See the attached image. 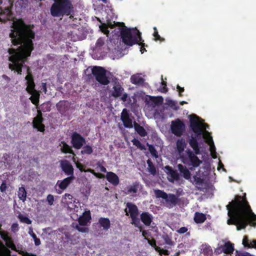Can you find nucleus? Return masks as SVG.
<instances>
[{
  "instance_id": "nucleus-1",
  "label": "nucleus",
  "mask_w": 256,
  "mask_h": 256,
  "mask_svg": "<svg viewBox=\"0 0 256 256\" xmlns=\"http://www.w3.org/2000/svg\"><path fill=\"white\" fill-rule=\"evenodd\" d=\"M33 28V25L26 24L22 19L14 24L13 30H11L10 36L14 46H20L16 49L10 48L8 50L10 54L8 60L10 62L8 66L10 69L16 72L19 74H22V67L26 68L28 74L25 78L27 85L26 90L32 95L30 98L32 102L38 106L40 94L35 89L36 85L30 68L24 66L34 49L32 40L35 38V32L32 30Z\"/></svg>"
},
{
  "instance_id": "nucleus-2",
  "label": "nucleus",
  "mask_w": 256,
  "mask_h": 256,
  "mask_svg": "<svg viewBox=\"0 0 256 256\" xmlns=\"http://www.w3.org/2000/svg\"><path fill=\"white\" fill-rule=\"evenodd\" d=\"M228 225L236 226L237 230L244 229L248 225L256 226V215L252 212L245 196H236L234 199L226 206Z\"/></svg>"
},
{
  "instance_id": "nucleus-3",
  "label": "nucleus",
  "mask_w": 256,
  "mask_h": 256,
  "mask_svg": "<svg viewBox=\"0 0 256 256\" xmlns=\"http://www.w3.org/2000/svg\"><path fill=\"white\" fill-rule=\"evenodd\" d=\"M74 6L70 0H56L50 8V14L54 17L68 16L74 12Z\"/></svg>"
},
{
  "instance_id": "nucleus-4",
  "label": "nucleus",
  "mask_w": 256,
  "mask_h": 256,
  "mask_svg": "<svg viewBox=\"0 0 256 256\" xmlns=\"http://www.w3.org/2000/svg\"><path fill=\"white\" fill-rule=\"evenodd\" d=\"M120 29V38L127 46H132L142 40L141 33L136 29H130L126 26Z\"/></svg>"
},
{
  "instance_id": "nucleus-5",
  "label": "nucleus",
  "mask_w": 256,
  "mask_h": 256,
  "mask_svg": "<svg viewBox=\"0 0 256 256\" xmlns=\"http://www.w3.org/2000/svg\"><path fill=\"white\" fill-rule=\"evenodd\" d=\"M190 122V128L197 136L203 135L204 132L208 133L206 131V128H209V126L206 123H202L198 120L200 118L195 115L191 114L189 116Z\"/></svg>"
},
{
  "instance_id": "nucleus-6",
  "label": "nucleus",
  "mask_w": 256,
  "mask_h": 256,
  "mask_svg": "<svg viewBox=\"0 0 256 256\" xmlns=\"http://www.w3.org/2000/svg\"><path fill=\"white\" fill-rule=\"evenodd\" d=\"M190 149L188 148L186 150L185 154L181 156L182 162L184 164L188 166H192L194 168L198 167L202 162Z\"/></svg>"
},
{
  "instance_id": "nucleus-7",
  "label": "nucleus",
  "mask_w": 256,
  "mask_h": 256,
  "mask_svg": "<svg viewBox=\"0 0 256 256\" xmlns=\"http://www.w3.org/2000/svg\"><path fill=\"white\" fill-rule=\"evenodd\" d=\"M92 74L96 80L102 85H108L110 80L106 75V70L102 67L95 66L92 70Z\"/></svg>"
},
{
  "instance_id": "nucleus-8",
  "label": "nucleus",
  "mask_w": 256,
  "mask_h": 256,
  "mask_svg": "<svg viewBox=\"0 0 256 256\" xmlns=\"http://www.w3.org/2000/svg\"><path fill=\"white\" fill-rule=\"evenodd\" d=\"M126 208L124 209L126 215L130 216L132 219V224L136 226L137 224L140 222L138 218V210L137 206L132 202H128L126 204Z\"/></svg>"
},
{
  "instance_id": "nucleus-9",
  "label": "nucleus",
  "mask_w": 256,
  "mask_h": 256,
  "mask_svg": "<svg viewBox=\"0 0 256 256\" xmlns=\"http://www.w3.org/2000/svg\"><path fill=\"white\" fill-rule=\"evenodd\" d=\"M172 132L177 136H182L186 130V126L180 118L172 120L170 125Z\"/></svg>"
},
{
  "instance_id": "nucleus-10",
  "label": "nucleus",
  "mask_w": 256,
  "mask_h": 256,
  "mask_svg": "<svg viewBox=\"0 0 256 256\" xmlns=\"http://www.w3.org/2000/svg\"><path fill=\"white\" fill-rule=\"evenodd\" d=\"M71 143L74 148L79 150L86 144V140L80 134L74 132L71 136Z\"/></svg>"
},
{
  "instance_id": "nucleus-11",
  "label": "nucleus",
  "mask_w": 256,
  "mask_h": 256,
  "mask_svg": "<svg viewBox=\"0 0 256 256\" xmlns=\"http://www.w3.org/2000/svg\"><path fill=\"white\" fill-rule=\"evenodd\" d=\"M44 121V118L41 110H38V114L34 118L32 122L33 128L40 132H44L45 130V126L42 124Z\"/></svg>"
},
{
  "instance_id": "nucleus-12",
  "label": "nucleus",
  "mask_w": 256,
  "mask_h": 256,
  "mask_svg": "<svg viewBox=\"0 0 256 256\" xmlns=\"http://www.w3.org/2000/svg\"><path fill=\"white\" fill-rule=\"evenodd\" d=\"M2 4V0H0V4ZM12 12L8 7L2 10L0 8V22H6L12 19Z\"/></svg>"
},
{
  "instance_id": "nucleus-13",
  "label": "nucleus",
  "mask_w": 256,
  "mask_h": 256,
  "mask_svg": "<svg viewBox=\"0 0 256 256\" xmlns=\"http://www.w3.org/2000/svg\"><path fill=\"white\" fill-rule=\"evenodd\" d=\"M60 164L62 170L66 175L74 177L73 166L68 160H61Z\"/></svg>"
},
{
  "instance_id": "nucleus-14",
  "label": "nucleus",
  "mask_w": 256,
  "mask_h": 256,
  "mask_svg": "<svg viewBox=\"0 0 256 256\" xmlns=\"http://www.w3.org/2000/svg\"><path fill=\"white\" fill-rule=\"evenodd\" d=\"M121 120L122 121L124 127L129 128H132V120L130 118L129 114L126 108L123 109L122 111Z\"/></svg>"
},
{
  "instance_id": "nucleus-15",
  "label": "nucleus",
  "mask_w": 256,
  "mask_h": 256,
  "mask_svg": "<svg viewBox=\"0 0 256 256\" xmlns=\"http://www.w3.org/2000/svg\"><path fill=\"white\" fill-rule=\"evenodd\" d=\"M198 137L196 135L195 136H192L188 140L189 144L193 149L196 154H200V146L197 140Z\"/></svg>"
},
{
  "instance_id": "nucleus-16",
  "label": "nucleus",
  "mask_w": 256,
  "mask_h": 256,
  "mask_svg": "<svg viewBox=\"0 0 256 256\" xmlns=\"http://www.w3.org/2000/svg\"><path fill=\"white\" fill-rule=\"evenodd\" d=\"M124 91V88L122 86L120 82H115L112 88L111 96L114 98H118L121 96Z\"/></svg>"
},
{
  "instance_id": "nucleus-17",
  "label": "nucleus",
  "mask_w": 256,
  "mask_h": 256,
  "mask_svg": "<svg viewBox=\"0 0 256 256\" xmlns=\"http://www.w3.org/2000/svg\"><path fill=\"white\" fill-rule=\"evenodd\" d=\"M74 177L69 176L62 180H58L57 182L56 185L58 186L60 189L64 190L74 180Z\"/></svg>"
},
{
  "instance_id": "nucleus-18",
  "label": "nucleus",
  "mask_w": 256,
  "mask_h": 256,
  "mask_svg": "<svg viewBox=\"0 0 256 256\" xmlns=\"http://www.w3.org/2000/svg\"><path fill=\"white\" fill-rule=\"evenodd\" d=\"M92 219L91 214L90 210L85 211L82 216L78 219L80 225L86 226L88 222Z\"/></svg>"
},
{
  "instance_id": "nucleus-19",
  "label": "nucleus",
  "mask_w": 256,
  "mask_h": 256,
  "mask_svg": "<svg viewBox=\"0 0 256 256\" xmlns=\"http://www.w3.org/2000/svg\"><path fill=\"white\" fill-rule=\"evenodd\" d=\"M106 178L109 182L114 186L118 185L120 183L118 176L112 172H107Z\"/></svg>"
},
{
  "instance_id": "nucleus-20",
  "label": "nucleus",
  "mask_w": 256,
  "mask_h": 256,
  "mask_svg": "<svg viewBox=\"0 0 256 256\" xmlns=\"http://www.w3.org/2000/svg\"><path fill=\"white\" fill-rule=\"evenodd\" d=\"M166 201L168 204L167 207L171 208L178 204L180 199L175 194H170L168 196V198L166 199Z\"/></svg>"
},
{
  "instance_id": "nucleus-21",
  "label": "nucleus",
  "mask_w": 256,
  "mask_h": 256,
  "mask_svg": "<svg viewBox=\"0 0 256 256\" xmlns=\"http://www.w3.org/2000/svg\"><path fill=\"white\" fill-rule=\"evenodd\" d=\"M140 216L142 222L146 226H149L152 222L153 216L148 212H142Z\"/></svg>"
},
{
  "instance_id": "nucleus-22",
  "label": "nucleus",
  "mask_w": 256,
  "mask_h": 256,
  "mask_svg": "<svg viewBox=\"0 0 256 256\" xmlns=\"http://www.w3.org/2000/svg\"><path fill=\"white\" fill-rule=\"evenodd\" d=\"M166 170L168 171V174L170 176L171 178L169 179L170 182H174V180H178L180 179V175L176 170L168 166H165Z\"/></svg>"
},
{
  "instance_id": "nucleus-23",
  "label": "nucleus",
  "mask_w": 256,
  "mask_h": 256,
  "mask_svg": "<svg viewBox=\"0 0 256 256\" xmlns=\"http://www.w3.org/2000/svg\"><path fill=\"white\" fill-rule=\"evenodd\" d=\"M178 168L180 172V174H182L183 177L187 180H190L191 174L190 170L186 168L185 166H183L182 164H178Z\"/></svg>"
},
{
  "instance_id": "nucleus-24",
  "label": "nucleus",
  "mask_w": 256,
  "mask_h": 256,
  "mask_svg": "<svg viewBox=\"0 0 256 256\" xmlns=\"http://www.w3.org/2000/svg\"><path fill=\"white\" fill-rule=\"evenodd\" d=\"M56 108L61 114H64L69 109L70 104L68 101L61 100L56 104Z\"/></svg>"
},
{
  "instance_id": "nucleus-25",
  "label": "nucleus",
  "mask_w": 256,
  "mask_h": 256,
  "mask_svg": "<svg viewBox=\"0 0 256 256\" xmlns=\"http://www.w3.org/2000/svg\"><path fill=\"white\" fill-rule=\"evenodd\" d=\"M187 145L185 140L183 138H178L176 142V146L178 152L179 154L182 153Z\"/></svg>"
},
{
  "instance_id": "nucleus-26",
  "label": "nucleus",
  "mask_w": 256,
  "mask_h": 256,
  "mask_svg": "<svg viewBox=\"0 0 256 256\" xmlns=\"http://www.w3.org/2000/svg\"><path fill=\"white\" fill-rule=\"evenodd\" d=\"M98 224L106 230H108L110 226V222L108 218H100Z\"/></svg>"
},
{
  "instance_id": "nucleus-27",
  "label": "nucleus",
  "mask_w": 256,
  "mask_h": 256,
  "mask_svg": "<svg viewBox=\"0 0 256 256\" xmlns=\"http://www.w3.org/2000/svg\"><path fill=\"white\" fill-rule=\"evenodd\" d=\"M134 128L136 132L142 137H144L148 135V132L144 128L136 123L134 122Z\"/></svg>"
},
{
  "instance_id": "nucleus-28",
  "label": "nucleus",
  "mask_w": 256,
  "mask_h": 256,
  "mask_svg": "<svg viewBox=\"0 0 256 256\" xmlns=\"http://www.w3.org/2000/svg\"><path fill=\"white\" fill-rule=\"evenodd\" d=\"M222 252L226 254H231L234 250V244H232L230 242H226L222 246Z\"/></svg>"
},
{
  "instance_id": "nucleus-29",
  "label": "nucleus",
  "mask_w": 256,
  "mask_h": 256,
  "mask_svg": "<svg viewBox=\"0 0 256 256\" xmlns=\"http://www.w3.org/2000/svg\"><path fill=\"white\" fill-rule=\"evenodd\" d=\"M206 219V216L200 212H196L194 214V221L196 224L203 223Z\"/></svg>"
},
{
  "instance_id": "nucleus-30",
  "label": "nucleus",
  "mask_w": 256,
  "mask_h": 256,
  "mask_svg": "<svg viewBox=\"0 0 256 256\" xmlns=\"http://www.w3.org/2000/svg\"><path fill=\"white\" fill-rule=\"evenodd\" d=\"M141 187L140 182H135L132 185L128 188V194H136L138 192V190Z\"/></svg>"
},
{
  "instance_id": "nucleus-31",
  "label": "nucleus",
  "mask_w": 256,
  "mask_h": 256,
  "mask_svg": "<svg viewBox=\"0 0 256 256\" xmlns=\"http://www.w3.org/2000/svg\"><path fill=\"white\" fill-rule=\"evenodd\" d=\"M150 100L154 106H159L163 102L164 98L162 96H149Z\"/></svg>"
},
{
  "instance_id": "nucleus-32",
  "label": "nucleus",
  "mask_w": 256,
  "mask_h": 256,
  "mask_svg": "<svg viewBox=\"0 0 256 256\" xmlns=\"http://www.w3.org/2000/svg\"><path fill=\"white\" fill-rule=\"evenodd\" d=\"M242 244L246 247L256 248V240H253L250 243H249L248 237L246 236H245L244 237L242 240Z\"/></svg>"
},
{
  "instance_id": "nucleus-33",
  "label": "nucleus",
  "mask_w": 256,
  "mask_h": 256,
  "mask_svg": "<svg viewBox=\"0 0 256 256\" xmlns=\"http://www.w3.org/2000/svg\"><path fill=\"white\" fill-rule=\"evenodd\" d=\"M131 82L134 84L142 85L144 81V78L139 76L133 75L130 78Z\"/></svg>"
},
{
  "instance_id": "nucleus-34",
  "label": "nucleus",
  "mask_w": 256,
  "mask_h": 256,
  "mask_svg": "<svg viewBox=\"0 0 256 256\" xmlns=\"http://www.w3.org/2000/svg\"><path fill=\"white\" fill-rule=\"evenodd\" d=\"M61 144H62V146L60 148L62 152L64 154H74V152L71 147L69 146L64 141L61 142Z\"/></svg>"
},
{
  "instance_id": "nucleus-35",
  "label": "nucleus",
  "mask_w": 256,
  "mask_h": 256,
  "mask_svg": "<svg viewBox=\"0 0 256 256\" xmlns=\"http://www.w3.org/2000/svg\"><path fill=\"white\" fill-rule=\"evenodd\" d=\"M148 171L152 175L154 176L156 173V170L152 162L150 159L147 160Z\"/></svg>"
},
{
  "instance_id": "nucleus-36",
  "label": "nucleus",
  "mask_w": 256,
  "mask_h": 256,
  "mask_svg": "<svg viewBox=\"0 0 256 256\" xmlns=\"http://www.w3.org/2000/svg\"><path fill=\"white\" fill-rule=\"evenodd\" d=\"M18 195V198L23 202L26 201V192L24 187L22 186L19 188Z\"/></svg>"
},
{
  "instance_id": "nucleus-37",
  "label": "nucleus",
  "mask_w": 256,
  "mask_h": 256,
  "mask_svg": "<svg viewBox=\"0 0 256 256\" xmlns=\"http://www.w3.org/2000/svg\"><path fill=\"white\" fill-rule=\"evenodd\" d=\"M93 152V149L90 146L86 145L82 146V150L80 151L82 154L90 155Z\"/></svg>"
},
{
  "instance_id": "nucleus-38",
  "label": "nucleus",
  "mask_w": 256,
  "mask_h": 256,
  "mask_svg": "<svg viewBox=\"0 0 256 256\" xmlns=\"http://www.w3.org/2000/svg\"><path fill=\"white\" fill-rule=\"evenodd\" d=\"M202 253L206 256H208L212 253L211 247L208 244H202Z\"/></svg>"
},
{
  "instance_id": "nucleus-39",
  "label": "nucleus",
  "mask_w": 256,
  "mask_h": 256,
  "mask_svg": "<svg viewBox=\"0 0 256 256\" xmlns=\"http://www.w3.org/2000/svg\"><path fill=\"white\" fill-rule=\"evenodd\" d=\"M154 192L157 198H162L165 200L168 198V194L162 190H155Z\"/></svg>"
},
{
  "instance_id": "nucleus-40",
  "label": "nucleus",
  "mask_w": 256,
  "mask_h": 256,
  "mask_svg": "<svg viewBox=\"0 0 256 256\" xmlns=\"http://www.w3.org/2000/svg\"><path fill=\"white\" fill-rule=\"evenodd\" d=\"M18 218L20 221L22 223L30 224L32 222V220H30L28 216H24L20 213L18 216Z\"/></svg>"
},
{
  "instance_id": "nucleus-41",
  "label": "nucleus",
  "mask_w": 256,
  "mask_h": 256,
  "mask_svg": "<svg viewBox=\"0 0 256 256\" xmlns=\"http://www.w3.org/2000/svg\"><path fill=\"white\" fill-rule=\"evenodd\" d=\"M162 238L164 240L165 244L170 246L174 245V242L172 240V238L167 234H162Z\"/></svg>"
},
{
  "instance_id": "nucleus-42",
  "label": "nucleus",
  "mask_w": 256,
  "mask_h": 256,
  "mask_svg": "<svg viewBox=\"0 0 256 256\" xmlns=\"http://www.w3.org/2000/svg\"><path fill=\"white\" fill-rule=\"evenodd\" d=\"M147 146H148V151L150 152L152 156L153 157H154L155 158H158V152L156 150L155 147L153 145L150 144H147Z\"/></svg>"
},
{
  "instance_id": "nucleus-43",
  "label": "nucleus",
  "mask_w": 256,
  "mask_h": 256,
  "mask_svg": "<svg viewBox=\"0 0 256 256\" xmlns=\"http://www.w3.org/2000/svg\"><path fill=\"white\" fill-rule=\"evenodd\" d=\"M28 0H18L16 2V6H19L22 10H25L28 7Z\"/></svg>"
},
{
  "instance_id": "nucleus-44",
  "label": "nucleus",
  "mask_w": 256,
  "mask_h": 256,
  "mask_svg": "<svg viewBox=\"0 0 256 256\" xmlns=\"http://www.w3.org/2000/svg\"><path fill=\"white\" fill-rule=\"evenodd\" d=\"M154 32L153 34V36L154 37V40L155 41L160 40V42H163L164 40V38H162L158 34V30L156 27L154 28Z\"/></svg>"
},
{
  "instance_id": "nucleus-45",
  "label": "nucleus",
  "mask_w": 256,
  "mask_h": 256,
  "mask_svg": "<svg viewBox=\"0 0 256 256\" xmlns=\"http://www.w3.org/2000/svg\"><path fill=\"white\" fill-rule=\"evenodd\" d=\"M85 172L92 173L95 176H96L97 178H103L105 177V176L104 174L98 173V172H96L94 170L91 169V168H88L86 170H85Z\"/></svg>"
},
{
  "instance_id": "nucleus-46",
  "label": "nucleus",
  "mask_w": 256,
  "mask_h": 256,
  "mask_svg": "<svg viewBox=\"0 0 256 256\" xmlns=\"http://www.w3.org/2000/svg\"><path fill=\"white\" fill-rule=\"evenodd\" d=\"M133 144L138 148H140L141 150H144L145 149L144 146L142 145L141 142H140V140L136 138H134L132 140Z\"/></svg>"
},
{
  "instance_id": "nucleus-47",
  "label": "nucleus",
  "mask_w": 256,
  "mask_h": 256,
  "mask_svg": "<svg viewBox=\"0 0 256 256\" xmlns=\"http://www.w3.org/2000/svg\"><path fill=\"white\" fill-rule=\"evenodd\" d=\"M6 246L10 248H11L12 250H16V246L14 244L12 238L10 237L9 239L4 241Z\"/></svg>"
},
{
  "instance_id": "nucleus-48",
  "label": "nucleus",
  "mask_w": 256,
  "mask_h": 256,
  "mask_svg": "<svg viewBox=\"0 0 256 256\" xmlns=\"http://www.w3.org/2000/svg\"><path fill=\"white\" fill-rule=\"evenodd\" d=\"M168 105L174 110H176L180 108L179 106L174 100H170L168 101Z\"/></svg>"
},
{
  "instance_id": "nucleus-49",
  "label": "nucleus",
  "mask_w": 256,
  "mask_h": 256,
  "mask_svg": "<svg viewBox=\"0 0 256 256\" xmlns=\"http://www.w3.org/2000/svg\"><path fill=\"white\" fill-rule=\"evenodd\" d=\"M0 236L4 241L9 239V238H10L8 236V233L5 231H0Z\"/></svg>"
},
{
  "instance_id": "nucleus-50",
  "label": "nucleus",
  "mask_w": 256,
  "mask_h": 256,
  "mask_svg": "<svg viewBox=\"0 0 256 256\" xmlns=\"http://www.w3.org/2000/svg\"><path fill=\"white\" fill-rule=\"evenodd\" d=\"M46 201L50 206H52L54 202V197L52 194H49L47 196Z\"/></svg>"
},
{
  "instance_id": "nucleus-51",
  "label": "nucleus",
  "mask_w": 256,
  "mask_h": 256,
  "mask_svg": "<svg viewBox=\"0 0 256 256\" xmlns=\"http://www.w3.org/2000/svg\"><path fill=\"white\" fill-rule=\"evenodd\" d=\"M162 82H161L163 87L161 88L160 92L164 93H166L168 92V88H166V82L163 80L162 76Z\"/></svg>"
},
{
  "instance_id": "nucleus-52",
  "label": "nucleus",
  "mask_w": 256,
  "mask_h": 256,
  "mask_svg": "<svg viewBox=\"0 0 256 256\" xmlns=\"http://www.w3.org/2000/svg\"><path fill=\"white\" fill-rule=\"evenodd\" d=\"M144 40H142L140 41H138V44L140 46V51L142 52V54H143L144 52L146 51V48H144L145 44L144 43Z\"/></svg>"
},
{
  "instance_id": "nucleus-53",
  "label": "nucleus",
  "mask_w": 256,
  "mask_h": 256,
  "mask_svg": "<svg viewBox=\"0 0 256 256\" xmlns=\"http://www.w3.org/2000/svg\"><path fill=\"white\" fill-rule=\"evenodd\" d=\"M76 228L78 232H88V228L80 226L78 225L76 226Z\"/></svg>"
},
{
  "instance_id": "nucleus-54",
  "label": "nucleus",
  "mask_w": 256,
  "mask_h": 256,
  "mask_svg": "<svg viewBox=\"0 0 256 256\" xmlns=\"http://www.w3.org/2000/svg\"><path fill=\"white\" fill-rule=\"evenodd\" d=\"M194 179L196 182V184H202L204 182V180L200 177H198L196 176H194Z\"/></svg>"
},
{
  "instance_id": "nucleus-55",
  "label": "nucleus",
  "mask_w": 256,
  "mask_h": 256,
  "mask_svg": "<svg viewBox=\"0 0 256 256\" xmlns=\"http://www.w3.org/2000/svg\"><path fill=\"white\" fill-rule=\"evenodd\" d=\"M104 44V42L102 38H99L96 44V46L97 48L102 46Z\"/></svg>"
},
{
  "instance_id": "nucleus-56",
  "label": "nucleus",
  "mask_w": 256,
  "mask_h": 256,
  "mask_svg": "<svg viewBox=\"0 0 256 256\" xmlns=\"http://www.w3.org/2000/svg\"><path fill=\"white\" fill-rule=\"evenodd\" d=\"M11 230L14 232H17L18 230V224L17 223H14L11 226Z\"/></svg>"
},
{
  "instance_id": "nucleus-57",
  "label": "nucleus",
  "mask_w": 256,
  "mask_h": 256,
  "mask_svg": "<svg viewBox=\"0 0 256 256\" xmlns=\"http://www.w3.org/2000/svg\"><path fill=\"white\" fill-rule=\"evenodd\" d=\"M8 186L6 184V182L4 181H3L1 184L0 186V190L1 192H5Z\"/></svg>"
},
{
  "instance_id": "nucleus-58",
  "label": "nucleus",
  "mask_w": 256,
  "mask_h": 256,
  "mask_svg": "<svg viewBox=\"0 0 256 256\" xmlns=\"http://www.w3.org/2000/svg\"><path fill=\"white\" fill-rule=\"evenodd\" d=\"M96 166L98 167L100 169V170L102 172H106L107 173V171H106V168L102 165L101 163L100 162H98L97 163H96Z\"/></svg>"
},
{
  "instance_id": "nucleus-59",
  "label": "nucleus",
  "mask_w": 256,
  "mask_h": 256,
  "mask_svg": "<svg viewBox=\"0 0 256 256\" xmlns=\"http://www.w3.org/2000/svg\"><path fill=\"white\" fill-rule=\"evenodd\" d=\"M76 166L79 169V170L81 172H82V171H84L86 170H84V166L80 162H77L76 163Z\"/></svg>"
},
{
  "instance_id": "nucleus-60",
  "label": "nucleus",
  "mask_w": 256,
  "mask_h": 256,
  "mask_svg": "<svg viewBox=\"0 0 256 256\" xmlns=\"http://www.w3.org/2000/svg\"><path fill=\"white\" fill-rule=\"evenodd\" d=\"M187 231H188L187 228H186L185 226H183V227L180 228V229L178 230H176V232H178V233L180 234H184L185 232H186Z\"/></svg>"
},
{
  "instance_id": "nucleus-61",
  "label": "nucleus",
  "mask_w": 256,
  "mask_h": 256,
  "mask_svg": "<svg viewBox=\"0 0 256 256\" xmlns=\"http://www.w3.org/2000/svg\"><path fill=\"white\" fill-rule=\"evenodd\" d=\"M177 90L178 92V95L180 96H182V92H183L184 90V88L180 87L178 84L176 86Z\"/></svg>"
},
{
  "instance_id": "nucleus-62",
  "label": "nucleus",
  "mask_w": 256,
  "mask_h": 256,
  "mask_svg": "<svg viewBox=\"0 0 256 256\" xmlns=\"http://www.w3.org/2000/svg\"><path fill=\"white\" fill-rule=\"evenodd\" d=\"M40 88L41 90L44 92L45 94L46 93L47 88L46 83L42 82L41 86H40Z\"/></svg>"
},
{
  "instance_id": "nucleus-63",
  "label": "nucleus",
  "mask_w": 256,
  "mask_h": 256,
  "mask_svg": "<svg viewBox=\"0 0 256 256\" xmlns=\"http://www.w3.org/2000/svg\"><path fill=\"white\" fill-rule=\"evenodd\" d=\"M28 233L33 238L36 237V234L34 232L33 229L31 226L28 228Z\"/></svg>"
},
{
  "instance_id": "nucleus-64",
  "label": "nucleus",
  "mask_w": 256,
  "mask_h": 256,
  "mask_svg": "<svg viewBox=\"0 0 256 256\" xmlns=\"http://www.w3.org/2000/svg\"><path fill=\"white\" fill-rule=\"evenodd\" d=\"M72 198H73L72 196L70 194H65L64 196V198L65 200H72Z\"/></svg>"
}]
</instances>
